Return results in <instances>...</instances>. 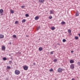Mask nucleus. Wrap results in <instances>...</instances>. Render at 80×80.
Masks as SVG:
<instances>
[{
	"instance_id": "obj_28",
	"label": "nucleus",
	"mask_w": 80,
	"mask_h": 80,
	"mask_svg": "<svg viewBox=\"0 0 80 80\" xmlns=\"http://www.w3.org/2000/svg\"><path fill=\"white\" fill-rule=\"evenodd\" d=\"M77 64L78 65H80V62H77Z\"/></svg>"
},
{
	"instance_id": "obj_38",
	"label": "nucleus",
	"mask_w": 80,
	"mask_h": 80,
	"mask_svg": "<svg viewBox=\"0 0 80 80\" xmlns=\"http://www.w3.org/2000/svg\"><path fill=\"white\" fill-rule=\"evenodd\" d=\"M26 37H28V35H26Z\"/></svg>"
},
{
	"instance_id": "obj_13",
	"label": "nucleus",
	"mask_w": 80,
	"mask_h": 80,
	"mask_svg": "<svg viewBox=\"0 0 80 80\" xmlns=\"http://www.w3.org/2000/svg\"><path fill=\"white\" fill-rule=\"evenodd\" d=\"M3 9H1L0 10V13H3Z\"/></svg>"
},
{
	"instance_id": "obj_3",
	"label": "nucleus",
	"mask_w": 80,
	"mask_h": 80,
	"mask_svg": "<svg viewBox=\"0 0 80 80\" xmlns=\"http://www.w3.org/2000/svg\"><path fill=\"white\" fill-rule=\"evenodd\" d=\"M63 70V69H62L61 68H59V69H58V72L59 73H60L61 72H62V71Z\"/></svg>"
},
{
	"instance_id": "obj_23",
	"label": "nucleus",
	"mask_w": 80,
	"mask_h": 80,
	"mask_svg": "<svg viewBox=\"0 0 80 80\" xmlns=\"http://www.w3.org/2000/svg\"><path fill=\"white\" fill-rule=\"evenodd\" d=\"M7 69H10V68H11L10 66H7Z\"/></svg>"
},
{
	"instance_id": "obj_24",
	"label": "nucleus",
	"mask_w": 80,
	"mask_h": 80,
	"mask_svg": "<svg viewBox=\"0 0 80 80\" xmlns=\"http://www.w3.org/2000/svg\"><path fill=\"white\" fill-rule=\"evenodd\" d=\"M50 72H52V71H53V70L52 68H51L49 70Z\"/></svg>"
},
{
	"instance_id": "obj_15",
	"label": "nucleus",
	"mask_w": 80,
	"mask_h": 80,
	"mask_svg": "<svg viewBox=\"0 0 80 80\" xmlns=\"http://www.w3.org/2000/svg\"><path fill=\"white\" fill-rule=\"evenodd\" d=\"M68 33H71V30L69 29L68 30Z\"/></svg>"
},
{
	"instance_id": "obj_31",
	"label": "nucleus",
	"mask_w": 80,
	"mask_h": 80,
	"mask_svg": "<svg viewBox=\"0 0 80 80\" xmlns=\"http://www.w3.org/2000/svg\"><path fill=\"white\" fill-rule=\"evenodd\" d=\"M18 23V21H16L15 22V24H17V23Z\"/></svg>"
},
{
	"instance_id": "obj_34",
	"label": "nucleus",
	"mask_w": 80,
	"mask_h": 80,
	"mask_svg": "<svg viewBox=\"0 0 80 80\" xmlns=\"http://www.w3.org/2000/svg\"><path fill=\"white\" fill-rule=\"evenodd\" d=\"M12 61H9V63H12Z\"/></svg>"
},
{
	"instance_id": "obj_25",
	"label": "nucleus",
	"mask_w": 80,
	"mask_h": 80,
	"mask_svg": "<svg viewBox=\"0 0 80 80\" xmlns=\"http://www.w3.org/2000/svg\"><path fill=\"white\" fill-rule=\"evenodd\" d=\"M50 14H53V12L52 11H50Z\"/></svg>"
},
{
	"instance_id": "obj_9",
	"label": "nucleus",
	"mask_w": 80,
	"mask_h": 80,
	"mask_svg": "<svg viewBox=\"0 0 80 80\" xmlns=\"http://www.w3.org/2000/svg\"><path fill=\"white\" fill-rule=\"evenodd\" d=\"M51 30H54L55 29V28L54 27H52L51 28Z\"/></svg>"
},
{
	"instance_id": "obj_30",
	"label": "nucleus",
	"mask_w": 80,
	"mask_h": 80,
	"mask_svg": "<svg viewBox=\"0 0 80 80\" xmlns=\"http://www.w3.org/2000/svg\"><path fill=\"white\" fill-rule=\"evenodd\" d=\"M50 53L51 55H52V54H53V52H51Z\"/></svg>"
},
{
	"instance_id": "obj_29",
	"label": "nucleus",
	"mask_w": 80,
	"mask_h": 80,
	"mask_svg": "<svg viewBox=\"0 0 80 80\" xmlns=\"http://www.w3.org/2000/svg\"><path fill=\"white\" fill-rule=\"evenodd\" d=\"M49 19H52V16L49 17Z\"/></svg>"
},
{
	"instance_id": "obj_2",
	"label": "nucleus",
	"mask_w": 80,
	"mask_h": 80,
	"mask_svg": "<svg viewBox=\"0 0 80 80\" xmlns=\"http://www.w3.org/2000/svg\"><path fill=\"white\" fill-rule=\"evenodd\" d=\"M24 70H28V66L25 65L23 66Z\"/></svg>"
},
{
	"instance_id": "obj_6",
	"label": "nucleus",
	"mask_w": 80,
	"mask_h": 80,
	"mask_svg": "<svg viewBox=\"0 0 80 80\" xmlns=\"http://www.w3.org/2000/svg\"><path fill=\"white\" fill-rule=\"evenodd\" d=\"M4 38V35H2V34H0V38Z\"/></svg>"
},
{
	"instance_id": "obj_8",
	"label": "nucleus",
	"mask_w": 80,
	"mask_h": 80,
	"mask_svg": "<svg viewBox=\"0 0 80 80\" xmlns=\"http://www.w3.org/2000/svg\"><path fill=\"white\" fill-rule=\"evenodd\" d=\"M39 2L40 3H43L44 0H39Z\"/></svg>"
},
{
	"instance_id": "obj_14",
	"label": "nucleus",
	"mask_w": 80,
	"mask_h": 80,
	"mask_svg": "<svg viewBox=\"0 0 80 80\" xmlns=\"http://www.w3.org/2000/svg\"><path fill=\"white\" fill-rule=\"evenodd\" d=\"M79 15V14L78 13V12L77 11V12L76 13V16L77 17V16H78Z\"/></svg>"
},
{
	"instance_id": "obj_36",
	"label": "nucleus",
	"mask_w": 80,
	"mask_h": 80,
	"mask_svg": "<svg viewBox=\"0 0 80 80\" xmlns=\"http://www.w3.org/2000/svg\"><path fill=\"white\" fill-rule=\"evenodd\" d=\"M73 52H74L73 51H71V53H73Z\"/></svg>"
},
{
	"instance_id": "obj_1",
	"label": "nucleus",
	"mask_w": 80,
	"mask_h": 80,
	"mask_svg": "<svg viewBox=\"0 0 80 80\" xmlns=\"http://www.w3.org/2000/svg\"><path fill=\"white\" fill-rule=\"evenodd\" d=\"M20 73V71L18 70H16L15 71V73L16 75H19Z\"/></svg>"
},
{
	"instance_id": "obj_11",
	"label": "nucleus",
	"mask_w": 80,
	"mask_h": 80,
	"mask_svg": "<svg viewBox=\"0 0 80 80\" xmlns=\"http://www.w3.org/2000/svg\"><path fill=\"white\" fill-rule=\"evenodd\" d=\"M70 63H74V61L72 60H70Z\"/></svg>"
},
{
	"instance_id": "obj_39",
	"label": "nucleus",
	"mask_w": 80,
	"mask_h": 80,
	"mask_svg": "<svg viewBox=\"0 0 80 80\" xmlns=\"http://www.w3.org/2000/svg\"><path fill=\"white\" fill-rule=\"evenodd\" d=\"M72 80H75V79L74 78H72Z\"/></svg>"
},
{
	"instance_id": "obj_41",
	"label": "nucleus",
	"mask_w": 80,
	"mask_h": 80,
	"mask_svg": "<svg viewBox=\"0 0 80 80\" xmlns=\"http://www.w3.org/2000/svg\"><path fill=\"white\" fill-rule=\"evenodd\" d=\"M9 43V44H12V42H10Z\"/></svg>"
},
{
	"instance_id": "obj_20",
	"label": "nucleus",
	"mask_w": 80,
	"mask_h": 80,
	"mask_svg": "<svg viewBox=\"0 0 80 80\" xmlns=\"http://www.w3.org/2000/svg\"><path fill=\"white\" fill-rule=\"evenodd\" d=\"M3 60L4 61H5V60H7V58H2Z\"/></svg>"
},
{
	"instance_id": "obj_12",
	"label": "nucleus",
	"mask_w": 80,
	"mask_h": 80,
	"mask_svg": "<svg viewBox=\"0 0 80 80\" xmlns=\"http://www.w3.org/2000/svg\"><path fill=\"white\" fill-rule=\"evenodd\" d=\"M61 25H64V24H65V22L64 21H62L61 22Z\"/></svg>"
},
{
	"instance_id": "obj_7",
	"label": "nucleus",
	"mask_w": 80,
	"mask_h": 80,
	"mask_svg": "<svg viewBox=\"0 0 80 80\" xmlns=\"http://www.w3.org/2000/svg\"><path fill=\"white\" fill-rule=\"evenodd\" d=\"M35 19L36 20H37L39 19V17L38 16H36L35 17Z\"/></svg>"
},
{
	"instance_id": "obj_33",
	"label": "nucleus",
	"mask_w": 80,
	"mask_h": 80,
	"mask_svg": "<svg viewBox=\"0 0 80 80\" xmlns=\"http://www.w3.org/2000/svg\"><path fill=\"white\" fill-rule=\"evenodd\" d=\"M36 64V63H35V62H34V63H33V65H35Z\"/></svg>"
},
{
	"instance_id": "obj_17",
	"label": "nucleus",
	"mask_w": 80,
	"mask_h": 80,
	"mask_svg": "<svg viewBox=\"0 0 80 80\" xmlns=\"http://www.w3.org/2000/svg\"><path fill=\"white\" fill-rule=\"evenodd\" d=\"M26 22V20L25 19H23L22 21V23H25Z\"/></svg>"
},
{
	"instance_id": "obj_21",
	"label": "nucleus",
	"mask_w": 80,
	"mask_h": 80,
	"mask_svg": "<svg viewBox=\"0 0 80 80\" xmlns=\"http://www.w3.org/2000/svg\"><path fill=\"white\" fill-rule=\"evenodd\" d=\"M12 37H13V38H17V36H16L15 35H13Z\"/></svg>"
},
{
	"instance_id": "obj_22",
	"label": "nucleus",
	"mask_w": 80,
	"mask_h": 80,
	"mask_svg": "<svg viewBox=\"0 0 80 80\" xmlns=\"http://www.w3.org/2000/svg\"><path fill=\"white\" fill-rule=\"evenodd\" d=\"M25 16L26 17H29V15L28 14H26L25 15Z\"/></svg>"
},
{
	"instance_id": "obj_40",
	"label": "nucleus",
	"mask_w": 80,
	"mask_h": 80,
	"mask_svg": "<svg viewBox=\"0 0 80 80\" xmlns=\"http://www.w3.org/2000/svg\"><path fill=\"white\" fill-rule=\"evenodd\" d=\"M78 35H79V37H80V34H78Z\"/></svg>"
},
{
	"instance_id": "obj_37",
	"label": "nucleus",
	"mask_w": 80,
	"mask_h": 80,
	"mask_svg": "<svg viewBox=\"0 0 80 80\" xmlns=\"http://www.w3.org/2000/svg\"><path fill=\"white\" fill-rule=\"evenodd\" d=\"M6 80H8V78H7L6 79Z\"/></svg>"
},
{
	"instance_id": "obj_4",
	"label": "nucleus",
	"mask_w": 80,
	"mask_h": 80,
	"mask_svg": "<svg viewBox=\"0 0 80 80\" xmlns=\"http://www.w3.org/2000/svg\"><path fill=\"white\" fill-rule=\"evenodd\" d=\"M70 68L72 70L74 69L75 67H74V64H72L70 65Z\"/></svg>"
},
{
	"instance_id": "obj_32",
	"label": "nucleus",
	"mask_w": 80,
	"mask_h": 80,
	"mask_svg": "<svg viewBox=\"0 0 80 80\" xmlns=\"http://www.w3.org/2000/svg\"><path fill=\"white\" fill-rule=\"evenodd\" d=\"M21 7H22V8H24L25 7V6H21Z\"/></svg>"
},
{
	"instance_id": "obj_18",
	"label": "nucleus",
	"mask_w": 80,
	"mask_h": 80,
	"mask_svg": "<svg viewBox=\"0 0 80 80\" xmlns=\"http://www.w3.org/2000/svg\"><path fill=\"white\" fill-rule=\"evenodd\" d=\"M11 13H13L15 12H14V11H13V10H11V11H10Z\"/></svg>"
},
{
	"instance_id": "obj_5",
	"label": "nucleus",
	"mask_w": 80,
	"mask_h": 80,
	"mask_svg": "<svg viewBox=\"0 0 80 80\" xmlns=\"http://www.w3.org/2000/svg\"><path fill=\"white\" fill-rule=\"evenodd\" d=\"M6 48V47L5 46H2V50H5Z\"/></svg>"
},
{
	"instance_id": "obj_19",
	"label": "nucleus",
	"mask_w": 80,
	"mask_h": 80,
	"mask_svg": "<svg viewBox=\"0 0 80 80\" xmlns=\"http://www.w3.org/2000/svg\"><path fill=\"white\" fill-rule=\"evenodd\" d=\"M75 39H76V40H78V36H75Z\"/></svg>"
},
{
	"instance_id": "obj_10",
	"label": "nucleus",
	"mask_w": 80,
	"mask_h": 80,
	"mask_svg": "<svg viewBox=\"0 0 80 80\" xmlns=\"http://www.w3.org/2000/svg\"><path fill=\"white\" fill-rule=\"evenodd\" d=\"M43 50V48L42 47H40L39 48V50L41 51Z\"/></svg>"
},
{
	"instance_id": "obj_27",
	"label": "nucleus",
	"mask_w": 80,
	"mask_h": 80,
	"mask_svg": "<svg viewBox=\"0 0 80 80\" xmlns=\"http://www.w3.org/2000/svg\"><path fill=\"white\" fill-rule=\"evenodd\" d=\"M66 40H65V39H63L62 40V42H66Z\"/></svg>"
},
{
	"instance_id": "obj_16",
	"label": "nucleus",
	"mask_w": 80,
	"mask_h": 80,
	"mask_svg": "<svg viewBox=\"0 0 80 80\" xmlns=\"http://www.w3.org/2000/svg\"><path fill=\"white\" fill-rule=\"evenodd\" d=\"M57 61H58L57 59H55L53 60V62H57Z\"/></svg>"
},
{
	"instance_id": "obj_26",
	"label": "nucleus",
	"mask_w": 80,
	"mask_h": 80,
	"mask_svg": "<svg viewBox=\"0 0 80 80\" xmlns=\"http://www.w3.org/2000/svg\"><path fill=\"white\" fill-rule=\"evenodd\" d=\"M40 28V27L39 26L37 28V30H38Z\"/></svg>"
},
{
	"instance_id": "obj_35",
	"label": "nucleus",
	"mask_w": 80,
	"mask_h": 80,
	"mask_svg": "<svg viewBox=\"0 0 80 80\" xmlns=\"http://www.w3.org/2000/svg\"><path fill=\"white\" fill-rule=\"evenodd\" d=\"M57 44H58V45H60L59 43H58Z\"/></svg>"
}]
</instances>
